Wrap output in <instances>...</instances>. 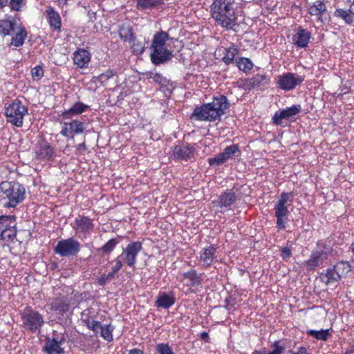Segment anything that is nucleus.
<instances>
[{"instance_id": "obj_1", "label": "nucleus", "mask_w": 354, "mask_h": 354, "mask_svg": "<svg viewBox=\"0 0 354 354\" xmlns=\"http://www.w3.org/2000/svg\"><path fill=\"white\" fill-rule=\"evenodd\" d=\"M210 13L216 23L227 30H233L237 25L238 6L235 0H214Z\"/></svg>"}, {"instance_id": "obj_2", "label": "nucleus", "mask_w": 354, "mask_h": 354, "mask_svg": "<svg viewBox=\"0 0 354 354\" xmlns=\"http://www.w3.org/2000/svg\"><path fill=\"white\" fill-rule=\"evenodd\" d=\"M230 104L227 97L219 95L213 97L212 102L196 106L192 114V118L198 121L214 122L221 120Z\"/></svg>"}, {"instance_id": "obj_3", "label": "nucleus", "mask_w": 354, "mask_h": 354, "mask_svg": "<svg viewBox=\"0 0 354 354\" xmlns=\"http://www.w3.org/2000/svg\"><path fill=\"white\" fill-rule=\"evenodd\" d=\"M169 34L165 31L157 32L153 35L150 48V59L154 65H160L172 58V52L166 46Z\"/></svg>"}, {"instance_id": "obj_4", "label": "nucleus", "mask_w": 354, "mask_h": 354, "mask_svg": "<svg viewBox=\"0 0 354 354\" xmlns=\"http://www.w3.org/2000/svg\"><path fill=\"white\" fill-rule=\"evenodd\" d=\"M0 190L4 198L8 200L5 204L8 207H15L25 199L26 189L17 181H3L0 184Z\"/></svg>"}, {"instance_id": "obj_5", "label": "nucleus", "mask_w": 354, "mask_h": 354, "mask_svg": "<svg viewBox=\"0 0 354 354\" xmlns=\"http://www.w3.org/2000/svg\"><path fill=\"white\" fill-rule=\"evenodd\" d=\"M292 192H282L279 200L274 204V216L277 218L276 225L279 230L286 228L288 218L290 214L287 203L290 205L292 202Z\"/></svg>"}, {"instance_id": "obj_6", "label": "nucleus", "mask_w": 354, "mask_h": 354, "mask_svg": "<svg viewBox=\"0 0 354 354\" xmlns=\"http://www.w3.org/2000/svg\"><path fill=\"white\" fill-rule=\"evenodd\" d=\"M22 327L32 333L40 332L44 324L43 315L31 306H26L20 313Z\"/></svg>"}, {"instance_id": "obj_7", "label": "nucleus", "mask_w": 354, "mask_h": 354, "mask_svg": "<svg viewBox=\"0 0 354 354\" xmlns=\"http://www.w3.org/2000/svg\"><path fill=\"white\" fill-rule=\"evenodd\" d=\"M28 113V107L23 104L19 99L13 100L5 107V116L7 122L17 127L23 126L24 118Z\"/></svg>"}, {"instance_id": "obj_8", "label": "nucleus", "mask_w": 354, "mask_h": 354, "mask_svg": "<svg viewBox=\"0 0 354 354\" xmlns=\"http://www.w3.org/2000/svg\"><path fill=\"white\" fill-rule=\"evenodd\" d=\"M334 17L348 25H354V0H336Z\"/></svg>"}, {"instance_id": "obj_9", "label": "nucleus", "mask_w": 354, "mask_h": 354, "mask_svg": "<svg viewBox=\"0 0 354 354\" xmlns=\"http://www.w3.org/2000/svg\"><path fill=\"white\" fill-rule=\"evenodd\" d=\"M80 243L71 237L59 241L54 248V252L60 257H68L76 256L80 252Z\"/></svg>"}, {"instance_id": "obj_10", "label": "nucleus", "mask_w": 354, "mask_h": 354, "mask_svg": "<svg viewBox=\"0 0 354 354\" xmlns=\"http://www.w3.org/2000/svg\"><path fill=\"white\" fill-rule=\"evenodd\" d=\"M304 80L305 78L303 75L295 73H286L278 76L277 85L281 89L289 91L300 85Z\"/></svg>"}, {"instance_id": "obj_11", "label": "nucleus", "mask_w": 354, "mask_h": 354, "mask_svg": "<svg viewBox=\"0 0 354 354\" xmlns=\"http://www.w3.org/2000/svg\"><path fill=\"white\" fill-rule=\"evenodd\" d=\"M270 82V77L266 73H257L250 78L242 81L241 88L245 91L252 89L263 90Z\"/></svg>"}, {"instance_id": "obj_12", "label": "nucleus", "mask_w": 354, "mask_h": 354, "mask_svg": "<svg viewBox=\"0 0 354 354\" xmlns=\"http://www.w3.org/2000/svg\"><path fill=\"white\" fill-rule=\"evenodd\" d=\"M203 273H198L196 269H190L181 273L179 280L189 288L191 292H196L203 284Z\"/></svg>"}, {"instance_id": "obj_13", "label": "nucleus", "mask_w": 354, "mask_h": 354, "mask_svg": "<svg viewBox=\"0 0 354 354\" xmlns=\"http://www.w3.org/2000/svg\"><path fill=\"white\" fill-rule=\"evenodd\" d=\"M142 250V244L140 241H133L129 243L125 248L122 250L121 254L122 260L130 268H135L137 261V257L140 252Z\"/></svg>"}, {"instance_id": "obj_14", "label": "nucleus", "mask_w": 354, "mask_h": 354, "mask_svg": "<svg viewBox=\"0 0 354 354\" xmlns=\"http://www.w3.org/2000/svg\"><path fill=\"white\" fill-rule=\"evenodd\" d=\"M55 157L54 148L46 140H43L36 145L35 159L39 162H48L53 160Z\"/></svg>"}, {"instance_id": "obj_15", "label": "nucleus", "mask_w": 354, "mask_h": 354, "mask_svg": "<svg viewBox=\"0 0 354 354\" xmlns=\"http://www.w3.org/2000/svg\"><path fill=\"white\" fill-rule=\"evenodd\" d=\"M13 216H0V241H12L17 235V230L12 225Z\"/></svg>"}, {"instance_id": "obj_16", "label": "nucleus", "mask_w": 354, "mask_h": 354, "mask_svg": "<svg viewBox=\"0 0 354 354\" xmlns=\"http://www.w3.org/2000/svg\"><path fill=\"white\" fill-rule=\"evenodd\" d=\"M216 252L217 248L213 244L207 245L200 250L197 259L203 269H207L218 261Z\"/></svg>"}, {"instance_id": "obj_17", "label": "nucleus", "mask_w": 354, "mask_h": 354, "mask_svg": "<svg viewBox=\"0 0 354 354\" xmlns=\"http://www.w3.org/2000/svg\"><path fill=\"white\" fill-rule=\"evenodd\" d=\"M196 148L191 143L176 145L171 149V156L176 160L187 161L194 157Z\"/></svg>"}, {"instance_id": "obj_18", "label": "nucleus", "mask_w": 354, "mask_h": 354, "mask_svg": "<svg viewBox=\"0 0 354 354\" xmlns=\"http://www.w3.org/2000/svg\"><path fill=\"white\" fill-rule=\"evenodd\" d=\"M237 152H239L238 145L227 146L224 149L223 152L213 158H209L208 163L210 166H219L232 158Z\"/></svg>"}, {"instance_id": "obj_19", "label": "nucleus", "mask_w": 354, "mask_h": 354, "mask_svg": "<svg viewBox=\"0 0 354 354\" xmlns=\"http://www.w3.org/2000/svg\"><path fill=\"white\" fill-rule=\"evenodd\" d=\"M73 227L76 232L83 234L86 237L93 231L95 224L93 219L88 216L79 215L75 218Z\"/></svg>"}, {"instance_id": "obj_20", "label": "nucleus", "mask_w": 354, "mask_h": 354, "mask_svg": "<svg viewBox=\"0 0 354 354\" xmlns=\"http://www.w3.org/2000/svg\"><path fill=\"white\" fill-rule=\"evenodd\" d=\"M327 258V253L324 250H314L311 252L309 259L304 262V266L308 270H314L322 266Z\"/></svg>"}, {"instance_id": "obj_21", "label": "nucleus", "mask_w": 354, "mask_h": 354, "mask_svg": "<svg viewBox=\"0 0 354 354\" xmlns=\"http://www.w3.org/2000/svg\"><path fill=\"white\" fill-rule=\"evenodd\" d=\"M96 315L93 308H88L83 310L81 313V321L83 324L89 330L97 333L99 331L100 322L95 320Z\"/></svg>"}, {"instance_id": "obj_22", "label": "nucleus", "mask_w": 354, "mask_h": 354, "mask_svg": "<svg viewBox=\"0 0 354 354\" xmlns=\"http://www.w3.org/2000/svg\"><path fill=\"white\" fill-rule=\"evenodd\" d=\"M301 111L300 105H292L290 107L276 111L272 117V123L275 125H282V120L289 119L295 116Z\"/></svg>"}, {"instance_id": "obj_23", "label": "nucleus", "mask_w": 354, "mask_h": 354, "mask_svg": "<svg viewBox=\"0 0 354 354\" xmlns=\"http://www.w3.org/2000/svg\"><path fill=\"white\" fill-rule=\"evenodd\" d=\"M66 339L64 336L60 337H53L46 339L43 351L46 354H64V350L62 348Z\"/></svg>"}, {"instance_id": "obj_24", "label": "nucleus", "mask_w": 354, "mask_h": 354, "mask_svg": "<svg viewBox=\"0 0 354 354\" xmlns=\"http://www.w3.org/2000/svg\"><path fill=\"white\" fill-rule=\"evenodd\" d=\"M85 124L84 122L79 120H72L69 122H65L60 133L65 137H68L70 135L82 133L85 130Z\"/></svg>"}, {"instance_id": "obj_25", "label": "nucleus", "mask_w": 354, "mask_h": 354, "mask_svg": "<svg viewBox=\"0 0 354 354\" xmlns=\"http://www.w3.org/2000/svg\"><path fill=\"white\" fill-rule=\"evenodd\" d=\"M45 15L50 29L54 32H60L62 24L59 12L53 7L48 6L45 11Z\"/></svg>"}, {"instance_id": "obj_26", "label": "nucleus", "mask_w": 354, "mask_h": 354, "mask_svg": "<svg viewBox=\"0 0 354 354\" xmlns=\"http://www.w3.org/2000/svg\"><path fill=\"white\" fill-rule=\"evenodd\" d=\"M237 196L236 194L230 191H225L223 192L217 201H213L212 204L214 206L220 207L221 209H230L232 205L236 201Z\"/></svg>"}, {"instance_id": "obj_27", "label": "nucleus", "mask_w": 354, "mask_h": 354, "mask_svg": "<svg viewBox=\"0 0 354 354\" xmlns=\"http://www.w3.org/2000/svg\"><path fill=\"white\" fill-rule=\"evenodd\" d=\"M312 34L310 31L299 26L292 37V43L297 48H305L308 46Z\"/></svg>"}, {"instance_id": "obj_28", "label": "nucleus", "mask_w": 354, "mask_h": 354, "mask_svg": "<svg viewBox=\"0 0 354 354\" xmlns=\"http://www.w3.org/2000/svg\"><path fill=\"white\" fill-rule=\"evenodd\" d=\"M18 26L15 17L6 15L4 19H0V35L3 37L10 36L15 32Z\"/></svg>"}, {"instance_id": "obj_29", "label": "nucleus", "mask_w": 354, "mask_h": 354, "mask_svg": "<svg viewBox=\"0 0 354 354\" xmlns=\"http://www.w3.org/2000/svg\"><path fill=\"white\" fill-rule=\"evenodd\" d=\"M73 63L80 68H85L91 62L90 52L84 48H78L73 53Z\"/></svg>"}, {"instance_id": "obj_30", "label": "nucleus", "mask_w": 354, "mask_h": 354, "mask_svg": "<svg viewBox=\"0 0 354 354\" xmlns=\"http://www.w3.org/2000/svg\"><path fill=\"white\" fill-rule=\"evenodd\" d=\"M70 308V301L65 297H57L54 298L50 304V309L59 315H64Z\"/></svg>"}, {"instance_id": "obj_31", "label": "nucleus", "mask_w": 354, "mask_h": 354, "mask_svg": "<svg viewBox=\"0 0 354 354\" xmlns=\"http://www.w3.org/2000/svg\"><path fill=\"white\" fill-rule=\"evenodd\" d=\"M88 109H90V106L82 102H77L70 109L63 111L61 115L64 119H70L73 116L82 114Z\"/></svg>"}, {"instance_id": "obj_32", "label": "nucleus", "mask_w": 354, "mask_h": 354, "mask_svg": "<svg viewBox=\"0 0 354 354\" xmlns=\"http://www.w3.org/2000/svg\"><path fill=\"white\" fill-rule=\"evenodd\" d=\"M15 32V34L12 35L10 39V46H12L16 48L21 47L24 45L25 40L27 38L28 32L23 25L19 24Z\"/></svg>"}, {"instance_id": "obj_33", "label": "nucleus", "mask_w": 354, "mask_h": 354, "mask_svg": "<svg viewBox=\"0 0 354 354\" xmlns=\"http://www.w3.org/2000/svg\"><path fill=\"white\" fill-rule=\"evenodd\" d=\"M327 8L324 1L317 0L308 8V12L310 16L316 17L317 21H323L322 16L326 13Z\"/></svg>"}, {"instance_id": "obj_34", "label": "nucleus", "mask_w": 354, "mask_h": 354, "mask_svg": "<svg viewBox=\"0 0 354 354\" xmlns=\"http://www.w3.org/2000/svg\"><path fill=\"white\" fill-rule=\"evenodd\" d=\"M175 301V297L172 293L169 295L165 292H160L156 301V306L158 308L168 309L174 304Z\"/></svg>"}, {"instance_id": "obj_35", "label": "nucleus", "mask_w": 354, "mask_h": 354, "mask_svg": "<svg viewBox=\"0 0 354 354\" xmlns=\"http://www.w3.org/2000/svg\"><path fill=\"white\" fill-rule=\"evenodd\" d=\"M118 32L120 38L124 42H131V39L132 38L133 39V36L135 35L133 28L129 22H124L120 25Z\"/></svg>"}, {"instance_id": "obj_36", "label": "nucleus", "mask_w": 354, "mask_h": 354, "mask_svg": "<svg viewBox=\"0 0 354 354\" xmlns=\"http://www.w3.org/2000/svg\"><path fill=\"white\" fill-rule=\"evenodd\" d=\"M319 277L321 281L326 285L337 282L341 279L333 267L328 268L325 272L321 273Z\"/></svg>"}, {"instance_id": "obj_37", "label": "nucleus", "mask_w": 354, "mask_h": 354, "mask_svg": "<svg viewBox=\"0 0 354 354\" xmlns=\"http://www.w3.org/2000/svg\"><path fill=\"white\" fill-rule=\"evenodd\" d=\"M26 3V0H0V9L9 6L10 10L20 12Z\"/></svg>"}, {"instance_id": "obj_38", "label": "nucleus", "mask_w": 354, "mask_h": 354, "mask_svg": "<svg viewBox=\"0 0 354 354\" xmlns=\"http://www.w3.org/2000/svg\"><path fill=\"white\" fill-rule=\"evenodd\" d=\"M130 48L134 55H142L145 49V41L136 38V35L133 36V39H131Z\"/></svg>"}, {"instance_id": "obj_39", "label": "nucleus", "mask_w": 354, "mask_h": 354, "mask_svg": "<svg viewBox=\"0 0 354 354\" xmlns=\"http://www.w3.org/2000/svg\"><path fill=\"white\" fill-rule=\"evenodd\" d=\"M138 9H153L164 4L163 0H136Z\"/></svg>"}, {"instance_id": "obj_40", "label": "nucleus", "mask_w": 354, "mask_h": 354, "mask_svg": "<svg viewBox=\"0 0 354 354\" xmlns=\"http://www.w3.org/2000/svg\"><path fill=\"white\" fill-rule=\"evenodd\" d=\"M239 48L234 44L225 49V53L223 57V61L227 65L233 63L235 57L239 54Z\"/></svg>"}, {"instance_id": "obj_41", "label": "nucleus", "mask_w": 354, "mask_h": 354, "mask_svg": "<svg viewBox=\"0 0 354 354\" xmlns=\"http://www.w3.org/2000/svg\"><path fill=\"white\" fill-rule=\"evenodd\" d=\"M99 330H100V336L108 342H111L113 340V332L115 330V326L111 323L104 325L100 324Z\"/></svg>"}, {"instance_id": "obj_42", "label": "nucleus", "mask_w": 354, "mask_h": 354, "mask_svg": "<svg viewBox=\"0 0 354 354\" xmlns=\"http://www.w3.org/2000/svg\"><path fill=\"white\" fill-rule=\"evenodd\" d=\"M308 336L313 337L317 340L327 341L331 336L329 329H321L319 330H308L306 331Z\"/></svg>"}, {"instance_id": "obj_43", "label": "nucleus", "mask_w": 354, "mask_h": 354, "mask_svg": "<svg viewBox=\"0 0 354 354\" xmlns=\"http://www.w3.org/2000/svg\"><path fill=\"white\" fill-rule=\"evenodd\" d=\"M333 268L335 269L340 278H342L343 276H345L351 270V264L348 261H339L336 263Z\"/></svg>"}, {"instance_id": "obj_44", "label": "nucleus", "mask_w": 354, "mask_h": 354, "mask_svg": "<svg viewBox=\"0 0 354 354\" xmlns=\"http://www.w3.org/2000/svg\"><path fill=\"white\" fill-rule=\"evenodd\" d=\"M236 66L239 70L247 73L253 68V63L250 59L247 57H240L236 61Z\"/></svg>"}, {"instance_id": "obj_45", "label": "nucleus", "mask_w": 354, "mask_h": 354, "mask_svg": "<svg viewBox=\"0 0 354 354\" xmlns=\"http://www.w3.org/2000/svg\"><path fill=\"white\" fill-rule=\"evenodd\" d=\"M272 346L274 347L273 351L266 353V348H263L260 350H254L252 354H282L284 351V347L279 345V342H274Z\"/></svg>"}, {"instance_id": "obj_46", "label": "nucleus", "mask_w": 354, "mask_h": 354, "mask_svg": "<svg viewBox=\"0 0 354 354\" xmlns=\"http://www.w3.org/2000/svg\"><path fill=\"white\" fill-rule=\"evenodd\" d=\"M119 243L120 241L118 239H111L103 246L98 249V251H102L104 254H109L114 250Z\"/></svg>"}, {"instance_id": "obj_47", "label": "nucleus", "mask_w": 354, "mask_h": 354, "mask_svg": "<svg viewBox=\"0 0 354 354\" xmlns=\"http://www.w3.org/2000/svg\"><path fill=\"white\" fill-rule=\"evenodd\" d=\"M117 76V71L115 69H108L97 77L98 82L105 86L109 79Z\"/></svg>"}, {"instance_id": "obj_48", "label": "nucleus", "mask_w": 354, "mask_h": 354, "mask_svg": "<svg viewBox=\"0 0 354 354\" xmlns=\"http://www.w3.org/2000/svg\"><path fill=\"white\" fill-rule=\"evenodd\" d=\"M115 263L114 266L111 268V272L115 277L116 274L122 268L124 263V261L122 260V256H118L113 261Z\"/></svg>"}, {"instance_id": "obj_49", "label": "nucleus", "mask_w": 354, "mask_h": 354, "mask_svg": "<svg viewBox=\"0 0 354 354\" xmlns=\"http://www.w3.org/2000/svg\"><path fill=\"white\" fill-rule=\"evenodd\" d=\"M158 354H174L171 347L168 344L160 343L156 345Z\"/></svg>"}, {"instance_id": "obj_50", "label": "nucleus", "mask_w": 354, "mask_h": 354, "mask_svg": "<svg viewBox=\"0 0 354 354\" xmlns=\"http://www.w3.org/2000/svg\"><path fill=\"white\" fill-rule=\"evenodd\" d=\"M44 73V69L42 66L39 65L35 66L31 70V75L35 81L40 80L43 77Z\"/></svg>"}, {"instance_id": "obj_51", "label": "nucleus", "mask_w": 354, "mask_h": 354, "mask_svg": "<svg viewBox=\"0 0 354 354\" xmlns=\"http://www.w3.org/2000/svg\"><path fill=\"white\" fill-rule=\"evenodd\" d=\"M115 277L109 272L108 274H103L97 279V283L101 286H105L108 282L112 281Z\"/></svg>"}, {"instance_id": "obj_52", "label": "nucleus", "mask_w": 354, "mask_h": 354, "mask_svg": "<svg viewBox=\"0 0 354 354\" xmlns=\"http://www.w3.org/2000/svg\"><path fill=\"white\" fill-rule=\"evenodd\" d=\"M292 256V252L289 247H283L281 249V257L283 260L287 261Z\"/></svg>"}, {"instance_id": "obj_53", "label": "nucleus", "mask_w": 354, "mask_h": 354, "mask_svg": "<svg viewBox=\"0 0 354 354\" xmlns=\"http://www.w3.org/2000/svg\"><path fill=\"white\" fill-rule=\"evenodd\" d=\"M225 308L228 310H232V308H233L235 305V300L231 297H228V298L225 299Z\"/></svg>"}, {"instance_id": "obj_54", "label": "nucleus", "mask_w": 354, "mask_h": 354, "mask_svg": "<svg viewBox=\"0 0 354 354\" xmlns=\"http://www.w3.org/2000/svg\"><path fill=\"white\" fill-rule=\"evenodd\" d=\"M200 338L201 340L205 341L206 343H209L211 341L209 333L206 331H203L200 334Z\"/></svg>"}, {"instance_id": "obj_55", "label": "nucleus", "mask_w": 354, "mask_h": 354, "mask_svg": "<svg viewBox=\"0 0 354 354\" xmlns=\"http://www.w3.org/2000/svg\"><path fill=\"white\" fill-rule=\"evenodd\" d=\"M292 354H310L305 346H299L296 352H291Z\"/></svg>"}, {"instance_id": "obj_56", "label": "nucleus", "mask_w": 354, "mask_h": 354, "mask_svg": "<svg viewBox=\"0 0 354 354\" xmlns=\"http://www.w3.org/2000/svg\"><path fill=\"white\" fill-rule=\"evenodd\" d=\"M76 149H77V151H87V147H86V146L85 145V142L84 141L82 143L79 144L78 145H77Z\"/></svg>"}, {"instance_id": "obj_57", "label": "nucleus", "mask_w": 354, "mask_h": 354, "mask_svg": "<svg viewBox=\"0 0 354 354\" xmlns=\"http://www.w3.org/2000/svg\"><path fill=\"white\" fill-rule=\"evenodd\" d=\"M344 354H354V344L350 345L345 351Z\"/></svg>"}, {"instance_id": "obj_58", "label": "nucleus", "mask_w": 354, "mask_h": 354, "mask_svg": "<svg viewBox=\"0 0 354 354\" xmlns=\"http://www.w3.org/2000/svg\"><path fill=\"white\" fill-rule=\"evenodd\" d=\"M162 77L161 75L160 74H156L155 76H154V80L156 82H161V80H162Z\"/></svg>"}, {"instance_id": "obj_59", "label": "nucleus", "mask_w": 354, "mask_h": 354, "mask_svg": "<svg viewBox=\"0 0 354 354\" xmlns=\"http://www.w3.org/2000/svg\"><path fill=\"white\" fill-rule=\"evenodd\" d=\"M57 1L59 2V4L66 5L69 0H57Z\"/></svg>"}, {"instance_id": "obj_60", "label": "nucleus", "mask_w": 354, "mask_h": 354, "mask_svg": "<svg viewBox=\"0 0 354 354\" xmlns=\"http://www.w3.org/2000/svg\"><path fill=\"white\" fill-rule=\"evenodd\" d=\"M350 250L354 254V241L350 245Z\"/></svg>"}]
</instances>
